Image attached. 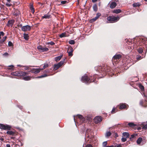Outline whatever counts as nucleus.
I'll return each mask as SVG.
<instances>
[{
  "mask_svg": "<svg viewBox=\"0 0 147 147\" xmlns=\"http://www.w3.org/2000/svg\"><path fill=\"white\" fill-rule=\"evenodd\" d=\"M28 73L24 71H19L13 73V75L17 76L19 78L23 77V79L25 80H29L31 79L29 76L24 77L28 74Z\"/></svg>",
  "mask_w": 147,
  "mask_h": 147,
  "instance_id": "f257e3e1",
  "label": "nucleus"
},
{
  "mask_svg": "<svg viewBox=\"0 0 147 147\" xmlns=\"http://www.w3.org/2000/svg\"><path fill=\"white\" fill-rule=\"evenodd\" d=\"M91 79H92V77L89 78L86 75H85L82 77L81 81L86 84H88L91 82L94 81V79L92 80Z\"/></svg>",
  "mask_w": 147,
  "mask_h": 147,
  "instance_id": "f03ea898",
  "label": "nucleus"
},
{
  "mask_svg": "<svg viewBox=\"0 0 147 147\" xmlns=\"http://www.w3.org/2000/svg\"><path fill=\"white\" fill-rule=\"evenodd\" d=\"M107 19L110 21V23H113L118 21L119 19V18L118 17H115L114 16H109L107 18Z\"/></svg>",
  "mask_w": 147,
  "mask_h": 147,
  "instance_id": "7ed1b4c3",
  "label": "nucleus"
},
{
  "mask_svg": "<svg viewBox=\"0 0 147 147\" xmlns=\"http://www.w3.org/2000/svg\"><path fill=\"white\" fill-rule=\"evenodd\" d=\"M11 128V126L9 125H5L3 124L0 123V128L1 129L10 130Z\"/></svg>",
  "mask_w": 147,
  "mask_h": 147,
  "instance_id": "20e7f679",
  "label": "nucleus"
},
{
  "mask_svg": "<svg viewBox=\"0 0 147 147\" xmlns=\"http://www.w3.org/2000/svg\"><path fill=\"white\" fill-rule=\"evenodd\" d=\"M92 131L90 129H87L86 131L85 137L91 138L92 136Z\"/></svg>",
  "mask_w": 147,
  "mask_h": 147,
  "instance_id": "39448f33",
  "label": "nucleus"
},
{
  "mask_svg": "<svg viewBox=\"0 0 147 147\" xmlns=\"http://www.w3.org/2000/svg\"><path fill=\"white\" fill-rule=\"evenodd\" d=\"M63 63L64 61H60L57 64H55L54 65L53 69L54 70H57L63 64Z\"/></svg>",
  "mask_w": 147,
  "mask_h": 147,
  "instance_id": "423d86ee",
  "label": "nucleus"
},
{
  "mask_svg": "<svg viewBox=\"0 0 147 147\" xmlns=\"http://www.w3.org/2000/svg\"><path fill=\"white\" fill-rule=\"evenodd\" d=\"M43 69L41 68H33L30 69L29 72L32 73L36 74L39 73L40 71L42 70Z\"/></svg>",
  "mask_w": 147,
  "mask_h": 147,
  "instance_id": "0eeeda50",
  "label": "nucleus"
},
{
  "mask_svg": "<svg viewBox=\"0 0 147 147\" xmlns=\"http://www.w3.org/2000/svg\"><path fill=\"white\" fill-rule=\"evenodd\" d=\"M37 48L40 51L42 52H46L49 51V49L47 48H44L41 45L38 46Z\"/></svg>",
  "mask_w": 147,
  "mask_h": 147,
  "instance_id": "6e6552de",
  "label": "nucleus"
},
{
  "mask_svg": "<svg viewBox=\"0 0 147 147\" xmlns=\"http://www.w3.org/2000/svg\"><path fill=\"white\" fill-rule=\"evenodd\" d=\"M31 29V27L30 26L26 25L22 27V30L23 31L26 32L28 31H30Z\"/></svg>",
  "mask_w": 147,
  "mask_h": 147,
  "instance_id": "1a4fd4ad",
  "label": "nucleus"
},
{
  "mask_svg": "<svg viewBox=\"0 0 147 147\" xmlns=\"http://www.w3.org/2000/svg\"><path fill=\"white\" fill-rule=\"evenodd\" d=\"M102 119V117L100 116H96L94 119V121L96 123H98L100 122Z\"/></svg>",
  "mask_w": 147,
  "mask_h": 147,
  "instance_id": "9d476101",
  "label": "nucleus"
},
{
  "mask_svg": "<svg viewBox=\"0 0 147 147\" xmlns=\"http://www.w3.org/2000/svg\"><path fill=\"white\" fill-rule=\"evenodd\" d=\"M73 51V48L71 47H69L68 49L67 52L69 56H71L73 54L72 52Z\"/></svg>",
  "mask_w": 147,
  "mask_h": 147,
  "instance_id": "9b49d317",
  "label": "nucleus"
},
{
  "mask_svg": "<svg viewBox=\"0 0 147 147\" xmlns=\"http://www.w3.org/2000/svg\"><path fill=\"white\" fill-rule=\"evenodd\" d=\"M77 116L79 119L80 120V121L81 122V123H82L84 122L85 121V119L81 115H77Z\"/></svg>",
  "mask_w": 147,
  "mask_h": 147,
  "instance_id": "f8f14e48",
  "label": "nucleus"
},
{
  "mask_svg": "<svg viewBox=\"0 0 147 147\" xmlns=\"http://www.w3.org/2000/svg\"><path fill=\"white\" fill-rule=\"evenodd\" d=\"M100 15L101 14L100 13H97L96 14V16L94 18H93L91 20V21L93 22H94L99 18V17L100 16Z\"/></svg>",
  "mask_w": 147,
  "mask_h": 147,
  "instance_id": "ddd939ff",
  "label": "nucleus"
},
{
  "mask_svg": "<svg viewBox=\"0 0 147 147\" xmlns=\"http://www.w3.org/2000/svg\"><path fill=\"white\" fill-rule=\"evenodd\" d=\"M121 55L120 54L116 55L113 57L112 60L119 59L121 58Z\"/></svg>",
  "mask_w": 147,
  "mask_h": 147,
  "instance_id": "4468645a",
  "label": "nucleus"
},
{
  "mask_svg": "<svg viewBox=\"0 0 147 147\" xmlns=\"http://www.w3.org/2000/svg\"><path fill=\"white\" fill-rule=\"evenodd\" d=\"M119 108L120 109H127V105L125 103H121L120 104Z\"/></svg>",
  "mask_w": 147,
  "mask_h": 147,
  "instance_id": "2eb2a0df",
  "label": "nucleus"
},
{
  "mask_svg": "<svg viewBox=\"0 0 147 147\" xmlns=\"http://www.w3.org/2000/svg\"><path fill=\"white\" fill-rule=\"evenodd\" d=\"M110 4V8L113 9L117 5V3L116 2H112Z\"/></svg>",
  "mask_w": 147,
  "mask_h": 147,
  "instance_id": "dca6fc26",
  "label": "nucleus"
},
{
  "mask_svg": "<svg viewBox=\"0 0 147 147\" xmlns=\"http://www.w3.org/2000/svg\"><path fill=\"white\" fill-rule=\"evenodd\" d=\"M63 56V55H61L59 56L55 57L54 58L55 61L56 62H58L59 61Z\"/></svg>",
  "mask_w": 147,
  "mask_h": 147,
  "instance_id": "f3484780",
  "label": "nucleus"
},
{
  "mask_svg": "<svg viewBox=\"0 0 147 147\" xmlns=\"http://www.w3.org/2000/svg\"><path fill=\"white\" fill-rule=\"evenodd\" d=\"M51 18V15L48 13L42 17V18L49 19Z\"/></svg>",
  "mask_w": 147,
  "mask_h": 147,
  "instance_id": "a211bd4d",
  "label": "nucleus"
},
{
  "mask_svg": "<svg viewBox=\"0 0 147 147\" xmlns=\"http://www.w3.org/2000/svg\"><path fill=\"white\" fill-rule=\"evenodd\" d=\"M6 133L12 136H14L15 134V133L13 131H7Z\"/></svg>",
  "mask_w": 147,
  "mask_h": 147,
  "instance_id": "6ab92c4d",
  "label": "nucleus"
},
{
  "mask_svg": "<svg viewBox=\"0 0 147 147\" xmlns=\"http://www.w3.org/2000/svg\"><path fill=\"white\" fill-rule=\"evenodd\" d=\"M23 35L24 38L26 40H28L29 38L28 34L24 33Z\"/></svg>",
  "mask_w": 147,
  "mask_h": 147,
  "instance_id": "aec40b11",
  "label": "nucleus"
},
{
  "mask_svg": "<svg viewBox=\"0 0 147 147\" xmlns=\"http://www.w3.org/2000/svg\"><path fill=\"white\" fill-rule=\"evenodd\" d=\"M30 8L31 11V12L33 13H34V8L33 5H30Z\"/></svg>",
  "mask_w": 147,
  "mask_h": 147,
  "instance_id": "412c9836",
  "label": "nucleus"
},
{
  "mask_svg": "<svg viewBox=\"0 0 147 147\" xmlns=\"http://www.w3.org/2000/svg\"><path fill=\"white\" fill-rule=\"evenodd\" d=\"M123 135L125 137V138H129V134L128 133L126 132L123 133Z\"/></svg>",
  "mask_w": 147,
  "mask_h": 147,
  "instance_id": "4be33fe9",
  "label": "nucleus"
},
{
  "mask_svg": "<svg viewBox=\"0 0 147 147\" xmlns=\"http://www.w3.org/2000/svg\"><path fill=\"white\" fill-rule=\"evenodd\" d=\"M137 50L139 53H142L143 51V49L142 48L139 47L138 48Z\"/></svg>",
  "mask_w": 147,
  "mask_h": 147,
  "instance_id": "5701e85b",
  "label": "nucleus"
},
{
  "mask_svg": "<svg viewBox=\"0 0 147 147\" xmlns=\"http://www.w3.org/2000/svg\"><path fill=\"white\" fill-rule=\"evenodd\" d=\"M121 11V10L120 9H118L114 10L113 11V12L117 14L120 13Z\"/></svg>",
  "mask_w": 147,
  "mask_h": 147,
  "instance_id": "b1692460",
  "label": "nucleus"
},
{
  "mask_svg": "<svg viewBox=\"0 0 147 147\" xmlns=\"http://www.w3.org/2000/svg\"><path fill=\"white\" fill-rule=\"evenodd\" d=\"M142 138L141 137L139 138L137 140V143L138 144H140L142 141Z\"/></svg>",
  "mask_w": 147,
  "mask_h": 147,
  "instance_id": "393cba45",
  "label": "nucleus"
},
{
  "mask_svg": "<svg viewBox=\"0 0 147 147\" xmlns=\"http://www.w3.org/2000/svg\"><path fill=\"white\" fill-rule=\"evenodd\" d=\"M93 8L94 11H97V6L96 4H94L93 6Z\"/></svg>",
  "mask_w": 147,
  "mask_h": 147,
  "instance_id": "a878e982",
  "label": "nucleus"
},
{
  "mask_svg": "<svg viewBox=\"0 0 147 147\" xmlns=\"http://www.w3.org/2000/svg\"><path fill=\"white\" fill-rule=\"evenodd\" d=\"M7 38V37L6 36L3 37V38L1 40V41H0V43L3 44V43L5 42Z\"/></svg>",
  "mask_w": 147,
  "mask_h": 147,
  "instance_id": "bb28decb",
  "label": "nucleus"
},
{
  "mask_svg": "<svg viewBox=\"0 0 147 147\" xmlns=\"http://www.w3.org/2000/svg\"><path fill=\"white\" fill-rule=\"evenodd\" d=\"M128 125L131 127H134L136 125V124H134L133 123H129L128 124Z\"/></svg>",
  "mask_w": 147,
  "mask_h": 147,
  "instance_id": "cd10ccee",
  "label": "nucleus"
},
{
  "mask_svg": "<svg viewBox=\"0 0 147 147\" xmlns=\"http://www.w3.org/2000/svg\"><path fill=\"white\" fill-rule=\"evenodd\" d=\"M49 75H47V74H43V75H42L41 76H39L38 77V78H44V77H47L48 76H49Z\"/></svg>",
  "mask_w": 147,
  "mask_h": 147,
  "instance_id": "c85d7f7f",
  "label": "nucleus"
},
{
  "mask_svg": "<svg viewBox=\"0 0 147 147\" xmlns=\"http://www.w3.org/2000/svg\"><path fill=\"white\" fill-rule=\"evenodd\" d=\"M133 5L134 7H139L140 6V5L139 3H134L133 4Z\"/></svg>",
  "mask_w": 147,
  "mask_h": 147,
  "instance_id": "c756f323",
  "label": "nucleus"
},
{
  "mask_svg": "<svg viewBox=\"0 0 147 147\" xmlns=\"http://www.w3.org/2000/svg\"><path fill=\"white\" fill-rule=\"evenodd\" d=\"M69 43L71 45H73L75 44V42L74 40H71L69 42Z\"/></svg>",
  "mask_w": 147,
  "mask_h": 147,
  "instance_id": "7c9ffc66",
  "label": "nucleus"
},
{
  "mask_svg": "<svg viewBox=\"0 0 147 147\" xmlns=\"http://www.w3.org/2000/svg\"><path fill=\"white\" fill-rule=\"evenodd\" d=\"M46 44L47 45L50 44L51 45H53L55 44V43L53 41H51L50 42H47V43H46Z\"/></svg>",
  "mask_w": 147,
  "mask_h": 147,
  "instance_id": "2f4dec72",
  "label": "nucleus"
},
{
  "mask_svg": "<svg viewBox=\"0 0 147 147\" xmlns=\"http://www.w3.org/2000/svg\"><path fill=\"white\" fill-rule=\"evenodd\" d=\"M111 132L109 131L107 132L106 133V135L107 136L109 137L111 136Z\"/></svg>",
  "mask_w": 147,
  "mask_h": 147,
  "instance_id": "473e14b6",
  "label": "nucleus"
},
{
  "mask_svg": "<svg viewBox=\"0 0 147 147\" xmlns=\"http://www.w3.org/2000/svg\"><path fill=\"white\" fill-rule=\"evenodd\" d=\"M13 22L12 20H9L8 21V24H9L12 25L13 24Z\"/></svg>",
  "mask_w": 147,
  "mask_h": 147,
  "instance_id": "72a5a7b5",
  "label": "nucleus"
},
{
  "mask_svg": "<svg viewBox=\"0 0 147 147\" xmlns=\"http://www.w3.org/2000/svg\"><path fill=\"white\" fill-rule=\"evenodd\" d=\"M139 88L142 90H144V86L141 85H140Z\"/></svg>",
  "mask_w": 147,
  "mask_h": 147,
  "instance_id": "f704fd0d",
  "label": "nucleus"
},
{
  "mask_svg": "<svg viewBox=\"0 0 147 147\" xmlns=\"http://www.w3.org/2000/svg\"><path fill=\"white\" fill-rule=\"evenodd\" d=\"M51 69H47V70H45V71H44V73H47V74H48V73H49L50 71V70Z\"/></svg>",
  "mask_w": 147,
  "mask_h": 147,
  "instance_id": "c9c22d12",
  "label": "nucleus"
},
{
  "mask_svg": "<svg viewBox=\"0 0 147 147\" xmlns=\"http://www.w3.org/2000/svg\"><path fill=\"white\" fill-rule=\"evenodd\" d=\"M8 46L9 47L13 46V45L11 41H9L8 43Z\"/></svg>",
  "mask_w": 147,
  "mask_h": 147,
  "instance_id": "e433bc0d",
  "label": "nucleus"
},
{
  "mask_svg": "<svg viewBox=\"0 0 147 147\" xmlns=\"http://www.w3.org/2000/svg\"><path fill=\"white\" fill-rule=\"evenodd\" d=\"M127 140L126 138H123L121 139V141L123 142H124Z\"/></svg>",
  "mask_w": 147,
  "mask_h": 147,
  "instance_id": "4c0bfd02",
  "label": "nucleus"
},
{
  "mask_svg": "<svg viewBox=\"0 0 147 147\" xmlns=\"http://www.w3.org/2000/svg\"><path fill=\"white\" fill-rule=\"evenodd\" d=\"M16 12V13L15 12V15H18L19 14H20V11L18 10H16L15 11Z\"/></svg>",
  "mask_w": 147,
  "mask_h": 147,
  "instance_id": "58836bf2",
  "label": "nucleus"
},
{
  "mask_svg": "<svg viewBox=\"0 0 147 147\" xmlns=\"http://www.w3.org/2000/svg\"><path fill=\"white\" fill-rule=\"evenodd\" d=\"M142 128L145 130L147 129V124H146V125H144L142 127Z\"/></svg>",
  "mask_w": 147,
  "mask_h": 147,
  "instance_id": "ea45409f",
  "label": "nucleus"
},
{
  "mask_svg": "<svg viewBox=\"0 0 147 147\" xmlns=\"http://www.w3.org/2000/svg\"><path fill=\"white\" fill-rule=\"evenodd\" d=\"M48 65H49L48 64H47V63L45 64L44 65V66L43 67V68L42 69H45V68H46V67H47L48 66Z\"/></svg>",
  "mask_w": 147,
  "mask_h": 147,
  "instance_id": "a19ab883",
  "label": "nucleus"
},
{
  "mask_svg": "<svg viewBox=\"0 0 147 147\" xmlns=\"http://www.w3.org/2000/svg\"><path fill=\"white\" fill-rule=\"evenodd\" d=\"M142 58L141 56L140 55H138L136 57V59L138 60H139L141 59Z\"/></svg>",
  "mask_w": 147,
  "mask_h": 147,
  "instance_id": "79ce46f5",
  "label": "nucleus"
},
{
  "mask_svg": "<svg viewBox=\"0 0 147 147\" xmlns=\"http://www.w3.org/2000/svg\"><path fill=\"white\" fill-rule=\"evenodd\" d=\"M60 38H62L64 37V33H63L59 35Z\"/></svg>",
  "mask_w": 147,
  "mask_h": 147,
  "instance_id": "37998d69",
  "label": "nucleus"
},
{
  "mask_svg": "<svg viewBox=\"0 0 147 147\" xmlns=\"http://www.w3.org/2000/svg\"><path fill=\"white\" fill-rule=\"evenodd\" d=\"M135 136L136 135L135 134H133L131 135V137L130 138V139L131 140L132 138H134L135 137Z\"/></svg>",
  "mask_w": 147,
  "mask_h": 147,
  "instance_id": "c03bdc74",
  "label": "nucleus"
},
{
  "mask_svg": "<svg viewBox=\"0 0 147 147\" xmlns=\"http://www.w3.org/2000/svg\"><path fill=\"white\" fill-rule=\"evenodd\" d=\"M7 6V7H9L12 5V4L11 3H6L5 4Z\"/></svg>",
  "mask_w": 147,
  "mask_h": 147,
  "instance_id": "a18cd8bd",
  "label": "nucleus"
},
{
  "mask_svg": "<svg viewBox=\"0 0 147 147\" xmlns=\"http://www.w3.org/2000/svg\"><path fill=\"white\" fill-rule=\"evenodd\" d=\"M107 144V142H104L103 143L102 145L103 146H106Z\"/></svg>",
  "mask_w": 147,
  "mask_h": 147,
  "instance_id": "49530a36",
  "label": "nucleus"
},
{
  "mask_svg": "<svg viewBox=\"0 0 147 147\" xmlns=\"http://www.w3.org/2000/svg\"><path fill=\"white\" fill-rule=\"evenodd\" d=\"M17 26L18 27H21V29L22 28V27H23L22 24H18V25Z\"/></svg>",
  "mask_w": 147,
  "mask_h": 147,
  "instance_id": "de8ad7c7",
  "label": "nucleus"
},
{
  "mask_svg": "<svg viewBox=\"0 0 147 147\" xmlns=\"http://www.w3.org/2000/svg\"><path fill=\"white\" fill-rule=\"evenodd\" d=\"M86 147H92V146L90 144H88L86 145Z\"/></svg>",
  "mask_w": 147,
  "mask_h": 147,
  "instance_id": "09e8293b",
  "label": "nucleus"
},
{
  "mask_svg": "<svg viewBox=\"0 0 147 147\" xmlns=\"http://www.w3.org/2000/svg\"><path fill=\"white\" fill-rule=\"evenodd\" d=\"M140 105H141L142 106H143V101L142 100H140Z\"/></svg>",
  "mask_w": 147,
  "mask_h": 147,
  "instance_id": "8fccbe9b",
  "label": "nucleus"
},
{
  "mask_svg": "<svg viewBox=\"0 0 147 147\" xmlns=\"http://www.w3.org/2000/svg\"><path fill=\"white\" fill-rule=\"evenodd\" d=\"M115 108H113V109L112 111V113H115Z\"/></svg>",
  "mask_w": 147,
  "mask_h": 147,
  "instance_id": "3c124183",
  "label": "nucleus"
},
{
  "mask_svg": "<svg viewBox=\"0 0 147 147\" xmlns=\"http://www.w3.org/2000/svg\"><path fill=\"white\" fill-rule=\"evenodd\" d=\"M0 34H1V35L2 36H3L4 35V33L3 32H1Z\"/></svg>",
  "mask_w": 147,
  "mask_h": 147,
  "instance_id": "603ef678",
  "label": "nucleus"
},
{
  "mask_svg": "<svg viewBox=\"0 0 147 147\" xmlns=\"http://www.w3.org/2000/svg\"><path fill=\"white\" fill-rule=\"evenodd\" d=\"M3 55L5 56H7L8 55V54L7 53H5L3 54Z\"/></svg>",
  "mask_w": 147,
  "mask_h": 147,
  "instance_id": "864d4df0",
  "label": "nucleus"
},
{
  "mask_svg": "<svg viewBox=\"0 0 147 147\" xmlns=\"http://www.w3.org/2000/svg\"><path fill=\"white\" fill-rule=\"evenodd\" d=\"M121 145L120 144H117L115 146V147H121Z\"/></svg>",
  "mask_w": 147,
  "mask_h": 147,
  "instance_id": "5fc2aeb1",
  "label": "nucleus"
},
{
  "mask_svg": "<svg viewBox=\"0 0 147 147\" xmlns=\"http://www.w3.org/2000/svg\"><path fill=\"white\" fill-rule=\"evenodd\" d=\"M26 67V68H24V69L25 70H28L29 69V67Z\"/></svg>",
  "mask_w": 147,
  "mask_h": 147,
  "instance_id": "6e6d98bb",
  "label": "nucleus"
},
{
  "mask_svg": "<svg viewBox=\"0 0 147 147\" xmlns=\"http://www.w3.org/2000/svg\"><path fill=\"white\" fill-rule=\"evenodd\" d=\"M0 140H1V141H3L4 140V139L3 138H0Z\"/></svg>",
  "mask_w": 147,
  "mask_h": 147,
  "instance_id": "4d7b16f0",
  "label": "nucleus"
},
{
  "mask_svg": "<svg viewBox=\"0 0 147 147\" xmlns=\"http://www.w3.org/2000/svg\"><path fill=\"white\" fill-rule=\"evenodd\" d=\"M115 137H117L118 136V135L117 133H115Z\"/></svg>",
  "mask_w": 147,
  "mask_h": 147,
  "instance_id": "13d9d810",
  "label": "nucleus"
},
{
  "mask_svg": "<svg viewBox=\"0 0 147 147\" xmlns=\"http://www.w3.org/2000/svg\"><path fill=\"white\" fill-rule=\"evenodd\" d=\"M7 147H11L10 145L9 144H7L6 145Z\"/></svg>",
  "mask_w": 147,
  "mask_h": 147,
  "instance_id": "bf43d9fd",
  "label": "nucleus"
},
{
  "mask_svg": "<svg viewBox=\"0 0 147 147\" xmlns=\"http://www.w3.org/2000/svg\"><path fill=\"white\" fill-rule=\"evenodd\" d=\"M97 0H92V1L93 3L96 2Z\"/></svg>",
  "mask_w": 147,
  "mask_h": 147,
  "instance_id": "052dcab7",
  "label": "nucleus"
},
{
  "mask_svg": "<svg viewBox=\"0 0 147 147\" xmlns=\"http://www.w3.org/2000/svg\"><path fill=\"white\" fill-rule=\"evenodd\" d=\"M61 4H64V1H61Z\"/></svg>",
  "mask_w": 147,
  "mask_h": 147,
  "instance_id": "680f3d73",
  "label": "nucleus"
},
{
  "mask_svg": "<svg viewBox=\"0 0 147 147\" xmlns=\"http://www.w3.org/2000/svg\"><path fill=\"white\" fill-rule=\"evenodd\" d=\"M9 67H10L11 68H13V65H11L9 66Z\"/></svg>",
  "mask_w": 147,
  "mask_h": 147,
  "instance_id": "e2e57ef3",
  "label": "nucleus"
},
{
  "mask_svg": "<svg viewBox=\"0 0 147 147\" xmlns=\"http://www.w3.org/2000/svg\"><path fill=\"white\" fill-rule=\"evenodd\" d=\"M141 127H138V130H140L141 129Z\"/></svg>",
  "mask_w": 147,
  "mask_h": 147,
  "instance_id": "0e129e2a",
  "label": "nucleus"
},
{
  "mask_svg": "<svg viewBox=\"0 0 147 147\" xmlns=\"http://www.w3.org/2000/svg\"><path fill=\"white\" fill-rule=\"evenodd\" d=\"M69 34L66 35V33L65 32V37L66 36H69Z\"/></svg>",
  "mask_w": 147,
  "mask_h": 147,
  "instance_id": "69168bd1",
  "label": "nucleus"
},
{
  "mask_svg": "<svg viewBox=\"0 0 147 147\" xmlns=\"http://www.w3.org/2000/svg\"><path fill=\"white\" fill-rule=\"evenodd\" d=\"M19 107L21 109H22V107L21 106H20Z\"/></svg>",
  "mask_w": 147,
  "mask_h": 147,
  "instance_id": "338daca9",
  "label": "nucleus"
},
{
  "mask_svg": "<svg viewBox=\"0 0 147 147\" xmlns=\"http://www.w3.org/2000/svg\"><path fill=\"white\" fill-rule=\"evenodd\" d=\"M8 2L10 3L11 0H6Z\"/></svg>",
  "mask_w": 147,
  "mask_h": 147,
  "instance_id": "774afa93",
  "label": "nucleus"
}]
</instances>
